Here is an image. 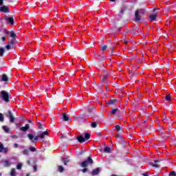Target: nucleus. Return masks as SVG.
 Returning a JSON list of instances; mask_svg holds the SVG:
<instances>
[{"label":"nucleus","mask_w":176,"mask_h":176,"mask_svg":"<svg viewBox=\"0 0 176 176\" xmlns=\"http://www.w3.org/2000/svg\"><path fill=\"white\" fill-rule=\"evenodd\" d=\"M108 49V47L107 45H104L102 47V50L104 52V50H107Z\"/></svg>","instance_id":"e433bc0d"},{"label":"nucleus","mask_w":176,"mask_h":176,"mask_svg":"<svg viewBox=\"0 0 176 176\" xmlns=\"http://www.w3.org/2000/svg\"><path fill=\"white\" fill-rule=\"evenodd\" d=\"M3 42H5V41H6V38L5 36L1 38Z\"/></svg>","instance_id":"a18cd8bd"},{"label":"nucleus","mask_w":176,"mask_h":176,"mask_svg":"<svg viewBox=\"0 0 176 176\" xmlns=\"http://www.w3.org/2000/svg\"><path fill=\"white\" fill-rule=\"evenodd\" d=\"M156 163H159V160H155L154 161V162L152 163L153 167L159 168L160 167L159 164Z\"/></svg>","instance_id":"4468645a"},{"label":"nucleus","mask_w":176,"mask_h":176,"mask_svg":"<svg viewBox=\"0 0 176 176\" xmlns=\"http://www.w3.org/2000/svg\"><path fill=\"white\" fill-rule=\"evenodd\" d=\"M107 79H108V77L107 76H104L102 80L104 81V80H107Z\"/></svg>","instance_id":"a19ab883"},{"label":"nucleus","mask_w":176,"mask_h":176,"mask_svg":"<svg viewBox=\"0 0 176 176\" xmlns=\"http://www.w3.org/2000/svg\"><path fill=\"white\" fill-rule=\"evenodd\" d=\"M29 123H32V121H31V120H28Z\"/></svg>","instance_id":"3c124183"},{"label":"nucleus","mask_w":176,"mask_h":176,"mask_svg":"<svg viewBox=\"0 0 176 176\" xmlns=\"http://www.w3.org/2000/svg\"><path fill=\"white\" fill-rule=\"evenodd\" d=\"M156 17H157V12H155V14L150 15V20H151V21H155Z\"/></svg>","instance_id":"9d476101"},{"label":"nucleus","mask_w":176,"mask_h":176,"mask_svg":"<svg viewBox=\"0 0 176 176\" xmlns=\"http://www.w3.org/2000/svg\"><path fill=\"white\" fill-rule=\"evenodd\" d=\"M58 171L60 173H63V171H64V167H63V166H58Z\"/></svg>","instance_id":"c85d7f7f"},{"label":"nucleus","mask_w":176,"mask_h":176,"mask_svg":"<svg viewBox=\"0 0 176 176\" xmlns=\"http://www.w3.org/2000/svg\"><path fill=\"white\" fill-rule=\"evenodd\" d=\"M142 175L143 176H149V175H148V173H143Z\"/></svg>","instance_id":"09e8293b"},{"label":"nucleus","mask_w":176,"mask_h":176,"mask_svg":"<svg viewBox=\"0 0 176 176\" xmlns=\"http://www.w3.org/2000/svg\"><path fill=\"white\" fill-rule=\"evenodd\" d=\"M5 20H6V21H8V23H10V24L11 25H13V24H14V19H13L12 17H8V16H6L5 17Z\"/></svg>","instance_id":"0eeeda50"},{"label":"nucleus","mask_w":176,"mask_h":176,"mask_svg":"<svg viewBox=\"0 0 176 176\" xmlns=\"http://www.w3.org/2000/svg\"><path fill=\"white\" fill-rule=\"evenodd\" d=\"M23 155H28V154L30 153V151H28V149H25L23 151Z\"/></svg>","instance_id":"cd10ccee"},{"label":"nucleus","mask_w":176,"mask_h":176,"mask_svg":"<svg viewBox=\"0 0 176 176\" xmlns=\"http://www.w3.org/2000/svg\"><path fill=\"white\" fill-rule=\"evenodd\" d=\"M118 111H119V109H114L111 110V115H115V113H116V112H118Z\"/></svg>","instance_id":"393cba45"},{"label":"nucleus","mask_w":176,"mask_h":176,"mask_svg":"<svg viewBox=\"0 0 176 176\" xmlns=\"http://www.w3.org/2000/svg\"><path fill=\"white\" fill-rule=\"evenodd\" d=\"M90 138V134L86 133L85 134V137H83V135H80L78 137H77V140L78 141V142H85V141L89 140Z\"/></svg>","instance_id":"7ed1b4c3"},{"label":"nucleus","mask_w":176,"mask_h":176,"mask_svg":"<svg viewBox=\"0 0 176 176\" xmlns=\"http://www.w3.org/2000/svg\"><path fill=\"white\" fill-rule=\"evenodd\" d=\"M1 163L3 164V167H10L12 162L9 160H1Z\"/></svg>","instance_id":"20e7f679"},{"label":"nucleus","mask_w":176,"mask_h":176,"mask_svg":"<svg viewBox=\"0 0 176 176\" xmlns=\"http://www.w3.org/2000/svg\"><path fill=\"white\" fill-rule=\"evenodd\" d=\"M0 122H3V115L0 113Z\"/></svg>","instance_id":"f704fd0d"},{"label":"nucleus","mask_w":176,"mask_h":176,"mask_svg":"<svg viewBox=\"0 0 176 176\" xmlns=\"http://www.w3.org/2000/svg\"><path fill=\"white\" fill-rule=\"evenodd\" d=\"M33 168H34V172H36V171H37L36 165L34 166Z\"/></svg>","instance_id":"37998d69"},{"label":"nucleus","mask_w":176,"mask_h":176,"mask_svg":"<svg viewBox=\"0 0 176 176\" xmlns=\"http://www.w3.org/2000/svg\"><path fill=\"white\" fill-rule=\"evenodd\" d=\"M111 2H115V0H110Z\"/></svg>","instance_id":"603ef678"},{"label":"nucleus","mask_w":176,"mask_h":176,"mask_svg":"<svg viewBox=\"0 0 176 176\" xmlns=\"http://www.w3.org/2000/svg\"><path fill=\"white\" fill-rule=\"evenodd\" d=\"M28 137L29 138V140L33 143V144H35V141L34 140V135L32 134H28Z\"/></svg>","instance_id":"9b49d317"},{"label":"nucleus","mask_w":176,"mask_h":176,"mask_svg":"<svg viewBox=\"0 0 176 176\" xmlns=\"http://www.w3.org/2000/svg\"><path fill=\"white\" fill-rule=\"evenodd\" d=\"M2 80L3 82H6V80H8V76H6V74H3Z\"/></svg>","instance_id":"4be33fe9"},{"label":"nucleus","mask_w":176,"mask_h":176,"mask_svg":"<svg viewBox=\"0 0 176 176\" xmlns=\"http://www.w3.org/2000/svg\"><path fill=\"white\" fill-rule=\"evenodd\" d=\"M165 99L166 100V101H170V100L171 99V96L170 95H166L165 96Z\"/></svg>","instance_id":"7c9ffc66"},{"label":"nucleus","mask_w":176,"mask_h":176,"mask_svg":"<svg viewBox=\"0 0 176 176\" xmlns=\"http://www.w3.org/2000/svg\"><path fill=\"white\" fill-rule=\"evenodd\" d=\"M30 151H31V152H35V151H36V148H35V147H30Z\"/></svg>","instance_id":"c9c22d12"},{"label":"nucleus","mask_w":176,"mask_h":176,"mask_svg":"<svg viewBox=\"0 0 176 176\" xmlns=\"http://www.w3.org/2000/svg\"><path fill=\"white\" fill-rule=\"evenodd\" d=\"M2 129L5 131V133H9V126H3Z\"/></svg>","instance_id":"dca6fc26"},{"label":"nucleus","mask_w":176,"mask_h":176,"mask_svg":"<svg viewBox=\"0 0 176 176\" xmlns=\"http://www.w3.org/2000/svg\"><path fill=\"white\" fill-rule=\"evenodd\" d=\"M63 119L64 122H67V120H69V118H68V116H67V114L65 113H64L63 116Z\"/></svg>","instance_id":"ddd939ff"},{"label":"nucleus","mask_w":176,"mask_h":176,"mask_svg":"<svg viewBox=\"0 0 176 176\" xmlns=\"http://www.w3.org/2000/svg\"><path fill=\"white\" fill-rule=\"evenodd\" d=\"M89 164L87 163V161H84V162H82V163H81V167H87V165H88Z\"/></svg>","instance_id":"412c9836"},{"label":"nucleus","mask_w":176,"mask_h":176,"mask_svg":"<svg viewBox=\"0 0 176 176\" xmlns=\"http://www.w3.org/2000/svg\"><path fill=\"white\" fill-rule=\"evenodd\" d=\"M170 176H176L175 172L172 171L170 172V173L169 174Z\"/></svg>","instance_id":"4c0bfd02"},{"label":"nucleus","mask_w":176,"mask_h":176,"mask_svg":"<svg viewBox=\"0 0 176 176\" xmlns=\"http://www.w3.org/2000/svg\"><path fill=\"white\" fill-rule=\"evenodd\" d=\"M0 12H2L3 13H9L10 12L9 7L6 6H3L1 7Z\"/></svg>","instance_id":"39448f33"},{"label":"nucleus","mask_w":176,"mask_h":176,"mask_svg":"<svg viewBox=\"0 0 176 176\" xmlns=\"http://www.w3.org/2000/svg\"><path fill=\"white\" fill-rule=\"evenodd\" d=\"M38 138H39L38 135L34 138L33 140H34V142L35 141H38Z\"/></svg>","instance_id":"ea45409f"},{"label":"nucleus","mask_w":176,"mask_h":176,"mask_svg":"<svg viewBox=\"0 0 176 176\" xmlns=\"http://www.w3.org/2000/svg\"><path fill=\"white\" fill-rule=\"evenodd\" d=\"M0 157H1V155H0Z\"/></svg>","instance_id":"4d7b16f0"},{"label":"nucleus","mask_w":176,"mask_h":176,"mask_svg":"<svg viewBox=\"0 0 176 176\" xmlns=\"http://www.w3.org/2000/svg\"><path fill=\"white\" fill-rule=\"evenodd\" d=\"M0 176H2V173H0Z\"/></svg>","instance_id":"6e6d98bb"},{"label":"nucleus","mask_w":176,"mask_h":176,"mask_svg":"<svg viewBox=\"0 0 176 176\" xmlns=\"http://www.w3.org/2000/svg\"><path fill=\"white\" fill-rule=\"evenodd\" d=\"M87 162L88 164L89 163L90 164H93V160L91 159V157H88Z\"/></svg>","instance_id":"5701e85b"},{"label":"nucleus","mask_w":176,"mask_h":176,"mask_svg":"<svg viewBox=\"0 0 176 176\" xmlns=\"http://www.w3.org/2000/svg\"><path fill=\"white\" fill-rule=\"evenodd\" d=\"M115 129H116V131H118V132H119V131H120V126H119V125H116V126H115Z\"/></svg>","instance_id":"2f4dec72"},{"label":"nucleus","mask_w":176,"mask_h":176,"mask_svg":"<svg viewBox=\"0 0 176 176\" xmlns=\"http://www.w3.org/2000/svg\"><path fill=\"white\" fill-rule=\"evenodd\" d=\"M99 173H100V168H98L96 169H94L92 171L91 174H92V175H98Z\"/></svg>","instance_id":"f8f14e48"},{"label":"nucleus","mask_w":176,"mask_h":176,"mask_svg":"<svg viewBox=\"0 0 176 176\" xmlns=\"http://www.w3.org/2000/svg\"><path fill=\"white\" fill-rule=\"evenodd\" d=\"M42 126H43L42 124H39L38 125L39 129H42L43 128Z\"/></svg>","instance_id":"8fccbe9b"},{"label":"nucleus","mask_w":176,"mask_h":176,"mask_svg":"<svg viewBox=\"0 0 176 176\" xmlns=\"http://www.w3.org/2000/svg\"><path fill=\"white\" fill-rule=\"evenodd\" d=\"M144 13H145V10L144 9L138 10L135 11V17L137 21H140V20H141V14H144Z\"/></svg>","instance_id":"f03ea898"},{"label":"nucleus","mask_w":176,"mask_h":176,"mask_svg":"<svg viewBox=\"0 0 176 176\" xmlns=\"http://www.w3.org/2000/svg\"><path fill=\"white\" fill-rule=\"evenodd\" d=\"M47 135H49V132L47 131L38 133V137L39 138H41V140H43V138H45L46 136L47 137Z\"/></svg>","instance_id":"423d86ee"},{"label":"nucleus","mask_w":176,"mask_h":176,"mask_svg":"<svg viewBox=\"0 0 176 176\" xmlns=\"http://www.w3.org/2000/svg\"><path fill=\"white\" fill-rule=\"evenodd\" d=\"M156 10H157V9H154V12H156Z\"/></svg>","instance_id":"864d4df0"},{"label":"nucleus","mask_w":176,"mask_h":176,"mask_svg":"<svg viewBox=\"0 0 176 176\" xmlns=\"http://www.w3.org/2000/svg\"><path fill=\"white\" fill-rule=\"evenodd\" d=\"M6 47L7 50H10V45H7L6 46Z\"/></svg>","instance_id":"79ce46f5"},{"label":"nucleus","mask_w":176,"mask_h":176,"mask_svg":"<svg viewBox=\"0 0 176 176\" xmlns=\"http://www.w3.org/2000/svg\"><path fill=\"white\" fill-rule=\"evenodd\" d=\"M3 5V0H0V6H2Z\"/></svg>","instance_id":"c03bdc74"},{"label":"nucleus","mask_w":176,"mask_h":176,"mask_svg":"<svg viewBox=\"0 0 176 176\" xmlns=\"http://www.w3.org/2000/svg\"><path fill=\"white\" fill-rule=\"evenodd\" d=\"M21 167H23L22 164H19L16 166L17 170H21Z\"/></svg>","instance_id":"473e14b6"},{"label":"nucleus","mask_w":176,"mask_h":176,"mask_svg":"<svg viewBox=\"0 0 176 176\" xmlns=\"http://www.w3.org/2000/svg\"><path fill=\"white\" fill-rule=\"evenodd\" d=\"M3 53H5V49L1 47L0 48V57H3Z\"/></svg>","instance_id":"6ab92c4d"},{"label":"nucleus","mask_w":176,"mask_h":176,"mask_svg":"<svg viewBox=\"0 0 176 176\" xmlns=\"http://www.w3.org/2000/svg\"><path fill=\"white\" fill-rule=\"evenodd\" d=\"M11 176H16V169L12 168L10 172Z\"/></svg>","instance_id":"aec40b11"},{"label":"nucleus","mask_w":176,"mask_h":176,"mask_svg":"<svg viewBox=\"0 0 176 176\" xmlns=\"http://www.w3.org/2000/svg\"><path fill=\"white\" fill-rule=\"evenodd\" d=\"M28 164H30V161H28Z\"/></svg>","instance_id":"5fc2aeb1"},{"label":"nucleus","mask_w":176,"mask_h":176,"mask_svg":"<svg viewBox=\"0 0 176 176\" xmlns=\"http://www.w3.org/2000/svg\"><path fill=\"white\" fill-rule=\"evenodd\" d=\"M18 146H19V145H18L17 144H14V148H17Z\"/></svg>","instance_id":"de8ad7c7"},{"label":"nucleus","mask_w":176,"mask_h":176,"mask_svg":"<svg viewBox=\"0 0 176 176\" xmlns=\"http://www.w3.org/2000/svg\"><path fill=\"white\" fill-rule=\"evenodd\" d=\"M30 129V124H27L25 126H22L20 129L21 131H27Z\"/></svg>","instance_id":"1a4fd4ad"},{"label":"nucleus","mask_w":176,"mask_h":176,"mask_svg":"<svg viewBox=\"0 0 176 176\" xmlns=\"http://www.w3.org/2000/svg\"><path fill=\"white\" fill-rule=\"evenodd\" d=\"M91 127H93L94 129L97 127V122H92Z\"/></svg>","instance_id":"72a5a7b5"},{"label":"nucleus","mask_w":176,"mask_h":176,"mask_svg":"<svg viewBox=\"0 0 176 176\" xmlns=\"http://www.w3.org/2000/svg\"><path fill=\"white\" fill-rule=\"evenodd\" d=\"M104 152L105 153H111V148L109 147H105L104 148Z\"/></svg>","instance_id":"a211bd4d"},{"label":"nucleus","mask_w":176,"mask_h":176,"mask_svg":"<svg viewBox=\"0 0 176 176\" xmlns=\"http://www.w3.org/2000/svg\"><path fill=\"white\" fill-rule=\"evenodd\" d=\"M82 173H86L87 171V168H84L82 170Z\"/></svg>","instance_id":"49530a36"},{"label":"nucleus","mask_w":176,"mask_h":176,"mask_svg":"<svg viewBox=\"0 0 176 176\" xmlns=\"http://www.w3.org/2000/svg\"><path fill=\"white\" fill-rule=\"evenodd\" d=\"M0 97L6 102H9V94L5 91H1L0 92Z\"/></svg>","instance_id":"f257e3e1"},{"label":"nucleus","mask_w":176,"mask_h":176,"mask_svg":"<svg viewBox=\"0 0 176 176\" xmlns=\"http://www.w3.org/2000/svg\"><path fill=\"white\" fill-rule=\"evenodd\" d=\"M4 148L5 147H3V144L1 142H0V153L3 152Z\"/></svg>","instance_id":"a878e982"},{"label":"nucleus","mask_w":176,"mask_h":176,"mask_svg":"<svg viewBox=\"0 0 176 176\" xmlns=\"http://www.w3.org/2000/svg\"><path fill=\"white\" fill-rule=\"evenodd\" d=\"M116 138H120V140H123V137L120 135H117Z\"/></svg>","instance_id":"58836bf2"},{"label":"nucleus","mask_w":176,"mask_h":176,"mask_svg":"<svg viewBox=\"0 0 176 176\" xmlns=\"http://www.w3.org/2000/svg\"><path fill=\"white\" fill-rule=\"evenodd\" d=\"M62 161L63 162L65 166H67V164L68 163V162H69V160H67V159H65V158H63V159H62Z\"/></svg>","instance_id":"bb28decb"},{"label":"nucleus","mask_w":176,"mask_h":176,"mask_svg":"<svg viewBox=\"0 0 176 176\" xmlns=\"http://www.w3.org/2000/svg\"><path fill=\"white\" fill-rule=\"evenodd\" d=\"M8 114H9L8 118L10 119V123H14V117L13 116V114H12V111H9Z\"/></svg>","instance_id":"6e6552de"},{"label":"nucleus","mask_w":176,"mask_h":176,"mask_svg":"<svg viewBox=\"0 0 176 176\" xmlns=\"http://www.w3.org/2000/svg\"><path fill=\"white\" fill-rule=\"evenodd\" d=\"M10 36H11V38L14 41L16 40V33H14V32H10Z\"/></svg>","instance_id":"2eb2a0df"},{"label":"nucleus","mask_w":176,"mask_h":176,"mask_svg":"<svg viewBox=\"0 0 176 176\" xmlns=\"http://www.w3.org/2000/svg\"><path fill=\"white\" fill-rule=\"evenodd\" d=\"M116 102V100H111L108 102V105H113Z\"/></svg>","instance_id":"b1692460"},{"label":"nucleus","mask_w":176,"mask_h":176,"mask_svg":"<svg viewBox=\"0 0 176 176\" xmlns=\"http://www.w3.org/2000/svg\"><path fill=\"white\" fill-rule=\"evenodd\" d=\"M3 153H8V152H9V149L6 147H4V148H3Z\"/></svg>","instance_id":"c756f323"},{"label":"nucleus","mask_w":176,"mask_h":176,"mask_svg":"<svg viewBox=\"0 0 176 176\" xmlns=\"http://www.w3.org/2000/svg\"><path fill=\"white\" fill-rule=\"evenodd\" d=\"M88 111L89 113H94V112H96V108L91 107L88 109Z\"/></svg>","instance_id":"f3484780"}]
</instances>
